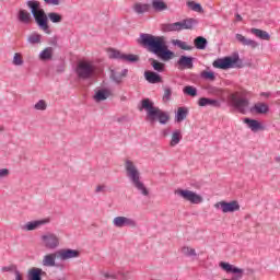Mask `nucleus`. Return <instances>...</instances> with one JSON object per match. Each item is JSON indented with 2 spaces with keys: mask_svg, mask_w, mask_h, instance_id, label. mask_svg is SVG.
Wrapping results in <instances>:
<instances>
[{
  "mask_svg": "<svg viewBox=\"0 0 280 280\" xmlns=\"http://www.w3.org/2000/svg\"><path fill=\"white\" fill-rule=\"evenodd\" d=\"M138 45L148 49L154 56H158L160 60L167 62L174 58V51L170 50L167 47V42H165V36H155L148 33H141L137 39Z\"/></svg>",
  "mask_w": 280,
  "mask_h": 280,
  "instance_id": "obj_1",
  "label": "nucleus"
},
{
  "mask_svg": "<svg viewBox=\"0 0 280 280\" xmlns=\"http://www.w3.org/2000/svg\"><path fill=\"white\" fill-rule=\"evenodd\" d=\"M26 5L31 10V14L36 25L45 34H51L49 21L52 23H62V14L56 12H50L47 14L45 9L40 7V2L38 0H28L26 1Z\"/></svg>",
  "mask_w": 280,
  "mask_h": 280,
  "instance_id": "obj_2",
  "label": "nucleus"
},
{
  "mask_svg": "<svg viewBox=\"0 0 280 280\" xmlns=\"http://www.w3.org/2000/svg\"><path fill=\"white\" fill-rule=\"evenodd\" d=\"M140 110L147 112V119L150 124L159 121V124L165 126V124L170 121V114L154 106V102H152L150 98H143L141 101Z\"/></svg>",
  "mask_w": 280,
  "mask_h": 280,
  "instance_id": "obj_3",
  "label": "nucleus"
},
{
  "mask_svg": "<svg viewBox=\"0 0 280 280\" xmlns=\"http://www.w3.org/2000/svg\"><path fill=\"white\" fill-rule=\"evenodd\" d=\"M125 167L127 176L129 180H131L133 187H136V189L142 194V196H149L150 191H148V188H145V185L141 182V173H139V170H137L135 163H132L130 160H127Z\"/></svg>",
  "mask_w": 280,
  "mask_h": 280,
  "instance_id": "obj_4",
  "label": "nucleus"
},
{
  "mask_svg": "<svg viewBox=\"0 0 280 280\" xmlns=\"http://www.w3.org/2000/svg\"><path fill=\"white\" fill-rule=\"evenodd\" d=\"M212 67H214V69H233V68H237V69H242V67H244V62L242 61V59H240V54L234 52L233 56H229V57H224V58H219L217 60L213 61Z\"/></svg>",
  "mask_w": 280,
  "mask_h": 280,
  "instance_id": "obj_5",
  "label": "nucleus"
},
{
  "mask_svg": "<svg viewBox=\"0 0 280 280\" xmlns=\"http://www.w3.org/2000/svg\"><path fill=\"white\" fill-rule=\"evenodd\" d=\"M195 25H198V20L189 18L180 22L162 24V32H183V30H194Z\"/></svg>",
  "mask_w": 280,
  "mask_h": 280,
  "instance_id": "obj_6",
  "label": "nucleus"
},
{
  "mask_svg": "<svg viewBox=\"0 0 280 280\" xmlns=\"http://www.w3.org/2000/svg\"><path fill=\"white\" fill-rule=\"evenodd\" d=\"M96 69L95 65L83 60L78 62L75 73L79 80H91L95 75Z\"/></svg>",
  "mask_w": 280,
  "mask_h": 280,
  "instance_id": "obj_7",
  "label": "nucleus"
},
{
  "mask_svg": "<svg viewBox=\"0 0 280 280\" xmlns=\"http://www.w3.org/2000/svg\"><path fill=\"white\" fill-rule=\"evenodd\" d=\"M231 105L238 110L242 115H246L248 113V106L250 105V101L248 98L240 97V93H232L229 97Z\"/></svg>",
  "mask_w": 280,
  "mask_h": 280,
  "instance_id": "obj_8",
  "label": "nucleus"
},
{
  "mask_svg": "<svg viewBox=\"0 0 280 280\" xmlns=\"http://www.w3.org/2000/svg\"><path fill=\"white\" fill-rule=\"evenodd\" d=\"M175 194L179 196V198H183V200H186L191 205H200L202 203V200H203L202 196L187 189H177L175 190Z\"/></svg>",
  "mask_w": 280,
  "mask_h": 280,
  "instance_id": "obj_9",
  "label": "nucleus"
},
{
  "mask_svg": "<svg viewBox=\"0 0 280 280\" xmlns=\"http://www.w3.org/2000/svg\"><path fill=\"white\" fill-rule=\"evenodd\" d=\"M214 209H221L222 213H235L240 211V202L237 200L219 201L214 203Z\"/></svg>",
  "mask_w": 280,
  "mask_h": 280,
  "instance_id": "obj_10",
  "label": "nucleus"
},
{
  "mask_svg": "<svg viewBox=\"0 0 280 280\" xmlns=\"http://www.w3.org/2000/svg\"><path fill=\"white\" fill-rule=\"evenodd\" d=\"M109 58H112L114 60H125V62H139V57L137 55L121 54V51H119L117 49H113V48H110Z\"/></svg>",
  "mask_w": 280,
  "mask_h": 280,
  "instance_id": "obj_11",
  "label": "nucleus"
},
{
  "mask_svg": "<svg viewBox=\"0 0 280 280\" xmlns=\"http://www.w3.org/2000/svg\"><path fill=\"white\" fill-rule=\"evenodd\" d=\"M113 224L116 229H124V226L135 228L137 226V221L128 217H116L113 220Z\"/></svg>",
  "mask_w": 280,
  "mask_h": 280,
  "instance_id": "obj_12",
  "label": "nucleus"
},
{
  "mask_svg": "<svg viewBox=\"0 0 280 280\" xmlns=\"http://www.w3.org/2000/svg\"><path fill=\"white\" fill-rule=\"evenodd\" d=\"M57 257L61 259V261H67L68 259H77V257H80V250L78 249H60L57 252Z\"/></svg>",
  "mask_w": 280,
  "mask_h": 280,
  "instance_id": "obj_13",
  "label": "nucleus"
},
{
  "mask_svg": "<svg viewBox=\"0 0 280 280\" xmlns=\"http://www.w3.org/2000/svg\"><path fill=\"white\" fill-rule=\"evenodd\" d=\"M42 242H44L46 248H58L60 241L58 238V236L54 233H48L46 235L42 236Z\"/></svg>",
  "mask_w": 280,
  "mask_h": 280,
  "instance_id": "obj_14",
  "label": "nucleus"
},
{
  "mask_svg": "<svg viewBox=\"0 0 280 280\" xmlns=\"http://www.w3.org/2000/svg\"><path fill=\"white\" fill-rule=\"evenodd\" d=\"M236 40L243 45L244 47H252V49H257V47H259V43H257L256 40L253 39H248L246 38V36L237 33L235 35Z\"/></svg>",
  "mask_w": 280,
  "mask_h": 280,
  "instance_id": "obj_15",
  "label": "nucleus"
},
{
  "mask_svg": "<svg viewBox=\"0 0 280 280\" xmlns=\"http://www.w3.org/2000/svg\"><path fill=\"white\" fill-rule=\"evenodd\" d=\"M269 110L270 107L266 103H256L249 108V113H252V115H266Z\"/></svg>",
  "mask_w": 280,
  "mask_h": 280,
  "instance_id": "obj_16",
  "label": "nucleus"
},
{
  "mask_svg": "<svg viewBox=\"0 0 280 280\" xmlns=\"http://www.w3.org/2000/svg\"><path fill=\"white\" fill-rule=\"evenodd\" d=\"M198 106H201V107L211 106L212 108H220V106H222V102H220V100L201 97L198 101Z\"/></svg>",
  "mask_w": 280,
  "mask_h": 280,
  "instance_id": "obj_17",
  "label": "nucleus"
},
{
  "mask_svg": "<svg viewBox=\"0 0 280 280\" xmlns=\"http://www.w3.org/2000/svg\"><path fill=\"white\" fill-rule=\"evenodd\" d=\"M127 75H128V69H124L121 73L115 70H110L109 78L113 82H115V84H121V82L124 81V78H127Z\"/></svg>",
  "mask_w": 280,
  "mask_h": 280,
  "instance_id": "obj_18",
  "label": "nucleus"
},
{
  "mask_svg": "<svg viewBox=\"0 0 280 280\" xmlns=\"http://www.w3.org/2000/svg\"><path fill=\"white\" fill-rule=\"evenodd\" d=\"M178 67H184V69H194V57L182 55L177 60Z\"/></svg>",
  "mask_w": 280,
  "mask_h": 280,
  "instance_id": "obj_19",
  "label": "nucleus"
},
{
  "mask_svg": "<svg viewBox=\"0 0 280 280\" xmlns=\"http://www.w3.org/2000/svg\"><path fill=\"white\" fill-rule=\"evenodd\" d=\"M18 20L24 25H30L32 23V13L25 9H20L18 13Z\"/></svg>",
  "mask_w": 280,
  "mask_h": 280,
  "instance_id": "obj_20",
  "label": "nucleus"
},
{
  "mask_svg": "<svg viewBox=\"0 0 280 280\" xmlns=\"http://www.w3.org/2000/svg\"><path fill=\"white\" fill-rule=\"evenodd\" d=\"M144 78L150 84H159V82H163L161 75L154 71H145Z\"/></svg>",
  "mask_w": 280,
  "mask_h": 280,
  "instance_id": "obj_21",
  "label": "nucleus"
},
{
  "mask_svg": "<svg viewBox=\"0 0 280 280\" xmlns=\"http://www.w3.org/2000/svg\"><path fill=\"white\" fill-rule=\"evenodd\" d=\"M49 222L48 220H36L27 222L25 225H23V231H36L38 226H43V224H47Z\"/></svg>",
  "mask_w": 280,
  "mask_h": 280,
  "instance_id": "obj_22",
  "label": "nucleus"
},
{
  "mask_svg": "<svg viewBox=\"0 0 280 280\" xmlns=\"http://www.w3.org/2000/svg\"><path fill=\"white\" fill-rule=\"evenodd\" d=\"M244 124H247L248 128H250L253 132H257L258 130H264V126H261V122H259L258 120L245 118Z\"/></svg>",
  "mask_w": 280,
  "mask_h": 280,
  "instance_id": "obj_23",
  "label": "nucleus"
},
{
  "mask_svg": "<svg viewBox=\"0 0 280 280\" xmlns=\"http://www.w3.org/2000/svg\"><path fill=\"white\" fill-rule=\"evenodd\" d=\"M43 275H45V271L40 268H32L28 270V280H43Z\"/></svg>",
  "mask_w": 280,
  "mask_h": 280,
  "instance_id": "obj_24",
  "label": "nucleus"
},
{
  "mask_svg": "<svg viewBox=\"0 0 280 280\" xmlns=\"http://www.w3.org/2000/svg\"><path fill=\"white\" fill-rule=\"evenodd\" d=\"M56 257H58V252L44 256L43 266L54 268L56 266Z\"/></svg>",
  "mask_w": 280,
  "mask_h": 280,
  "instance_id": "obj_25",
  "label": "nucleus"
},
{
  "mask_svg": "<svg viewBox=\"0 0 280 280\" xmlns=\"http://www.w3.org/2000/svg\"><path fill=\"white\" fill-rule=\"evenodd\" d=\"M110 97V91L106 89L97 90L94 100L95 102H104L105 100H108Z\"/></svg>",
  "mask_w": 280,
  "mask_h": 280,
  "instance_id": "obj_26",
  "label": "nucleus"
},
{
  "mask_svg": "<svg viewBox=\"0 0 280 280\" xmlns=\"http://www.w3.org/2000/svg\"><path fill=\"white\" fill-rule=\"evenodd\" d=\"M250 34H254L260 40H270V34L264 30L250 28Z\"/></svg>",
  "mask_w": 280,
  "mask_h": 280,
  "instance_id": "obj_27",
  "label": "nucleus"
},
{
  "mask_svg": "<svg viewBox=\"0 0 280 280\" xmlns=\"http://www.w3.org/2000/svg\"><path fill=\"white\" fill-rule=\"evenodd\" d=\"M150 8H152V5L138 2L133 5V11L136 12V14H145V12H150Z\"/></svg>",
  "mask_w": 280,
  "mask_h": 280,
  "instance_id": "obj_28",
  "label": "nucleus"
},
{
  "mask_svg": "<svg viewBox=\"0 0 280 280\" xmlns=\"http://www.w3.org/2000/svg\"><path fill=\"white\" fill-rule=\"evenodd\" d=\"M187 115H189V110L186 107H178L175 116L177 124L185 121V119H187Z\"/></svg>",
  "mask_w": 280,
  "mask_h": 280,
  "instance_id": "obj_29",
  "label": "nucleus"
},
{
  "mask_svg": "<svg viewBox=\"0 0 280 280\" xmlns=\"http://www.w3.org/2000/svg\"><path fill=\"white\" fill-rule=\"evenodd\" d=\"M152 8L155 12H163L167 10V4L163 0H152Z\"/></svg>",
  "mask_w": 280,
  "mask_h": 280,
  "instance_id": "obj_30",
  "label": "nucleus"
},
{
  "mask_svg": "<svg viewBox=\"0 0 280 280\" xmlns=\"http://www.w3.org/2000/svg\"><path fill=\"white\" fill-rule=\"evenodd\" d=\"M180 139H183V135L180 133V130L173 131L171 142H170L171 148L178 145L180 143Z\"/></svg>",
  "mask_w": 280,
  "mask_h": 280,
  "instance_id": "obj_31",
  "label": "nucleus"
},
{
  "mask_svg": "<svg viewBox=\"0 0 280 280\" xmlns=\"http://www.w3.org/2000/svg\"><path fill=\"white\" fill-rule=\"evenodd\" d=\"M195 43V47L196 49H207V45L209 44V42L207 40V38L202 37V36H198L195 38L194 40Z\"/></svg>",
  "mask_w": 280,
  "mask_h": 280,
  "instance_id": "obj_32",
  "label": "nucleus"
},
{
  "mask_svg": "<svg viewBox=\"0 0 280 280\" xmlns=\"http://www.w3.org/2000/svg\"><path fill=\"white\" fill-rule=\"evenodd\" d=\"M54 58V48L47 47L39 52V60H51Z\"/></svg>",
  "mask_w": 280,
  "mask_h": 280,
  "instance_id": "obj_33",
  "label": "nucleus"
},
{
  "mask_svg": "<svg viewBox=\"0 0 280 280\" xmlns=\"http://www.w3.org/2000/svg\"><path fill=\"white\" fill-rule=\"evenodd\" d=\"M151 62V67H153L154 71H158L159 73H163L165 71V63L158 61L156 59H149Z\"/></svg>",
  "mask_w": 280,
  "mask_h": 280,
  "instance_id": "obj_34",
  "label": "nucleus"
},
{
  "mask_svg": "<svg viewBox=\"0 0 280 280\" xmlns=\"http://www.w3.org/2000/svg\"><path fill=\"white\" fill-rule=\"evenodd\" d=\"M173 45L179 47V49H183L184 51H191V49H194V46H189L186 42H183L180 39H174Z\"/></svg>",
  "mask_w": 280,
  "mask_h": 280,
  "instance_id": "obj_35",
  "label": "nucleus"
},
{
  "mask_svg": "<svg viewBox=\"0 0 280 280\" xmlns=\"http://www.w3.org/2000/svg\"><path fill=\"white\" fill-rule=\"evenodd\" d=\"M187 7L190 10H192V12H199L200 14H202V12H205V9H202V5L198 2L188 1Z\"/></svg>",
  "mask_w": 280,
  "mask_h": 280,
  "instance_id": "obj_36",
  "label": "nucleus"
},
{
  "mask_svg": "<svg viewBox=\"0 0 280 280\" xmlns=\"http://www.w3.org/2000/svg\"><path fill=\"white\" fill-rule=\"evenodd\" d=\"M40 38H43V35L38 33H32L27 37V43H30L31 45H38V43H40Z\"/></svg>",
  "mask_w": 280,
  "mask_h": 280,
  "instance_id": "obj_37",
  "label": "nucleus"
},
{
  "mask_svg": "<svg viewBox=\"0 0 280 280\" xmlns=\"http://www.w3.org/2000/svg\"><path fill=\"white\" fill-rule=\"evenodd\" d=\"M200 78H202V80H209L210 82H214V80H215V72L203 70L200 73Z\"/></svg>",
  "mask_w": 280,
  "mask_h": 280,
  "instance_id": "obj_38",
  "label": "nucleus"
},
{
  "mask_svg": "<svg viewBox=\"0 0 280 280\" xmlns=\"http://www.w3.org/2000/svg\"><path fill=\"white\" fill-rule=\"evenodd\" d=\"M183 91L185 95H189L190 97H196V95H198V89L192 85H186Z\"/></svg>",
  "mask_w": 280,
  "mask_h": 280,
  "instance_id": "obj_39",
  "label": "nucleus"
},
{
  "mask_svg": "<svg viewBox=\"0 0 280 280\" xmlns=\"http://www.w3.org/2000/svg\"><path fill=\"white\" fill-rule=\"evenodd\" d=\"M182 253L185 255V257H196V249L189 247V246H184L182 247Z\"/></svg>",
  "mask_w": 280,
  "mask_h": 280,
  "instance_id": "obj_40",
  "label": "nucleus"
},
{
  "mask_svg": "<svg viewBox=\"0 0 280 280\" xmlns=\"http://www.w3.org/2000/svg\"><path fill=\"white\" fill-rule=\"evenodd\" d=\"M163 102H170L172 100V88L170 86H164V94L162 97Z\"/></svg>",
  "mask_w": 280,
  "mask_h": 280,
  "instance_id": "obj_41",
  "label": "nucleus"
},
{
  "mask_svg": "<svg viewBox=\"0 0 280 280\" xmlns=\"http://www.w3.org/2000/svg\"><path fill=\"white\" fill-rule=\"evenodd\" d=\"M35 110H47V102L45 100H39L35 105H34Z\"/></svg>",
  "mask_w": 280,
  "mask_h": 280,
  "instance_id": "obj_42",
  "label": "nucleus"
},
{
  "mask_svg": "<svg viewBox=\"0 0 280 280\" xmlns=\"http://www.w3.org/2000/svg\"><path fill=\"white\" fill-rule=\"evenodd\" d=\"M13 65L15 67H21L23 65V57H21V54L16 52L13 57Z\"/></svg>",
  "mask_w": 280,
  "mask_h": 280,
  "instance_id": "obj_43",
  "label": "nucleus"
},
{
  "mask_svg": "<svg viewBox=\"0 0 280 280\" xmlns=\"http://www.w3.org/2000/svg\"><path fill=\"white\" fill-rule=\"evenodd\" d=\"M19 270V268L16 267V265H10L7 267H2V272H16Z\"/></svg>",
  "mask_w": 280,
  "mask_h": 280,
  "instance_id": "obj_44",
  "label": "nucleus"
},
{
  "mask_svg": "<svg viewBox=\"0 0 280 280\" xmlns=\"http://www.w3.org/2000/svg\"><path fill=\"white\" fill-rule=\"evenodd\" d=\"M46 5H60V0H44Z\"/></svg>",
  "mask_w": 280,
  "mask_h": 280,
  "instance_id": "obj_45",
  "label": "nucleus"
},
{
  "mask_svg": "<svg viewBox=\"0 0 280 280\" xmlns=\"http://www.w3.org/2000/svg\"><path fill=\"white\" fill-rule=\"evenodd\" d=\"M5 176H10V170L1 168L0 170V178H5Z\"/></svg>",
  "mask_w": 280,
  "mask_h": 280,
  "instance_id": "obj_46",
  "label": "nucleus"
},
{
  "mask_svg": "<svg viewBox=\"0 0 280 280\" xmlns=\"http://www.w3.org/2000/svg\"><path fill=\"white\" fill-rule=\"evenodd\" d=\"M15 275V280H23V276H21V271L19 269L14 272Z\"/></svg>",
  "mask_w": 280,
  "mask_h": 280,
  "instance_id": "obj_47",
  "label": "nucleus"
},
{
  "mask_svg": "<svg viewBox=\"0 0 280 280\" xmlns=\"http://www.w3.org/2000/svg\"><path fill=\"white\" fill-rule=\"evenodd\" d=\"M105 279H117V276L110 275L108 272L104 273Z\"/></svg>",
  "mask_w": 280,
  "mask_h": 280,
  "instance_id": "obj_48",
  "label": "nucleus"
},
{
  "mask_svg": "<svg viewBox=\"0 0 280 280\" xmlns=\"http://www.w3.org/2000/svg\"><path fill=\"white\" fill-rule=\"evenodd\" d=\"M100 191H104V186L98 185V186L96 187V194H100Z\"/></svg>",
  "mask_w": 280,
  "mask_h": 280,
  "instance_id": "obj_49",
  "label": "nucleus"
},
{
  "mask_svg": "<svg viewBox=\"0 0 280 280\" xmlns=\"http://www.w3.org/2000/svg\"><path fill=\"white\" fill-rule=\"evenodd\" d=\"M50 45H52L54 47H58V40L55 38L50 42Z\"/></svg>",
  "mask_w": 280,
  "mask_h": 280,
  "instance_id": "obj_50",
  "label": "nucleus"
},
{
  "mask_svg": "<svg viewBox=\"0 0 280 280\" xmlns=\"http://www.w3.org/2000/svg\"><path fill=\"white\" fill-rule=\"evenodd\" d=\"M236 21H242V15H240V13L236 14Z\"/></svg>",
  "mask_w": 280,
  "mask_h": 280,
  "instance_id": "obj_51",
  "label": "nucleus"
},
{
  "mask_svg": "<svg viewBox=\"0 0 280 280\" xmlns=\"http://www.w3.org/2000/svg\"><path fill=\"white\" fill-rule=\"evenodd\" d=\"M122 279H128V276H126L125 273H122Z\"/></svg>",
  "mask_w": 280,
  "mask_h": 280,
  "instance_id": "obj_52",
  "label": "nucleus"
},
{
  "mask_svg": "<svg viewBox=\"0 0 280 280\" xmlns=\"http://www.w3.org/2000/svg\"><path fill=\"white\" fill-rule=\"evenodd\" d=\"M118 121H121V119L119 118Z\"/></svg>",
  "mask_w": 280,
  "mask_h": 280,
  "instance_id": "obj_53",
  "label": "nucleus"
}]
</instances>
